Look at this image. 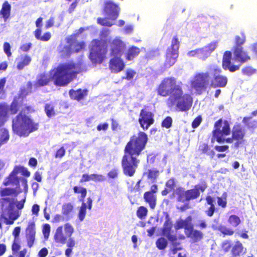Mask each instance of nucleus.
I'll use <instances>...</instances> for the list:
<instances>
[{"mask_svg":"<svg viewBox=\"0 0 257 257\" xmlns=\"http://www.w3.org/2000/svg\"><path fill=\"white\" fill-rule=\"evenodd\" d=\"M183 83H177L173 77L164 78L156 89L158 95L166 97V105L168 108H175L178 111H186L192 106L193 99L191 95L184 92Z\"/></svg>","mask_w":257,"mask_h":257,"instance_id":"1","label":"nucleus"},{"mask_svg":"<svg viewBox=\"0 0 257 257\" xmlns=\"http://www.w3.org/2000/svg\"><path fill=\"white\" fill-rule=\"evenodd\" d=\"M83 70L84 67L81 62H74L71 61L61 63L51 71V76L45 73L38 75L34 86L35 88H38L47 86L52 80L57 86H66L78 74L82 72Z\"/></svg>","mask_w":257,"mask_h":257,"instance_id":"2","label":"nucleus"},{"mask_svg":"<svg viewBox=\"0 0 257 257\" xmlns=\"http://www.w3.org/2000/svg\"><path fill=\"white\" fill-rule=\"evenodd\" d=\"M148 141L147 135L144 132H139L137 134L131 137L124 149L121 165L124 175L132 177L136 172L140 160L139 157L145 149Z\"/></svg>","mask_w":257,"mask_h":257,"instance_id":"3","label":"nucleus"},{"mask_svg":"<svg viewBox=\"0 0 257 257\" xmlns=\"http://www.w3.org/2000/svg\"><path fill=\"white\" fill-rule=\"evenodd\" d=\"M227 82V77L222 74L221 69L215 68L211 69L210 72L196 73L190 85L197 94L201 95L208 88H224Z\"/></svg>","mask_w":257,"mask_h":257,"instance_id":"4","label":"nucleus"},{"mask_svg":"<svg viewBox=\"0 0 257 257\" xmlns=\"http://www.w3.org/2000/svg\"><path fill=\"white\" fill-rule=\"evenodd\" d=\"M20 192L16 188L5 187L0 189V203L2 208L5 210L8 215L9 218L5 217V223L8 225H12L21 215L22 210L26 200V197L18 201L16 197Z\"/></svg>","mask_w":257,"mask_h":257,"instance_id":"5","label":"nucleus"},{"mask_svg":"<svg viewBox=\"0 0 257 257\" xmlns=\"http://www.w3.org/2000/svg\"><path fill=\"white\" fill-rule=\"evenodd\" d=\"M34 111L33 107L26 105L13 119L12 130L15 134L20 137H28L30 133L38 129L39 124L26 115Z\"/></svg>","mask_w":257,"mask_h":257,"instance_id":"6","label":"nucleus"},{"mask_svg":"<svg viewBox=\"0 0 257 257\" xmlns=\"http://www.w3.org/2000/svg\"><path fill=\"white\" fill-rule=\"evenodd\" d=\"M207 187V185L205 181L202 182L201 185H195L194 188L186 190L183 187H178L170 195V198L172 199L176 196L177 202L184 203V204L177 208L179 211L184 212L191 208L189 202L198 198L200 195V191L203 192Z\"/></svg>","mask_w":257,"mask_h":257,"instance_id":"7","label":"nucleus"},{"mask_svg":"<svg viewBox=\"0 0 257 257\" xmlns=\"http://www.w3.org/2000/svg\"><path fill=\"white\" fill-rule=\"evenodd\" d=\"M231 130L230 124L227 120H223L220 118L215 121L214 124V128L212 132V137L211 143L216 141L218 143L226 142L231 144L235 142V140L231 135V137L226 139L223 138V136H227L230 134Z\"/></svg>","mask_w":257,"mask_h":257,"instance_id":"8","label":"nucleus"},{"mask_svg":"<svg viewBox=\"0 0 257 257\" xmlns=\"http://www.w3.org/2000/svg\"><path fill=\"white\" fill-rule=\"evenodd\" d=\"M107 48L100 40H93L90 49L89 58L92 64H100L106 59Z\"/></svg>","mask_w":257,"mask_h":257,"instance_id":"9","label":"nucleus"},{"mask_svg":"<svg viewBox=\"0 0 257 257\" xmlns=\"http://www.w3.org/2000/svg\"><path fill=\"white\" fill-rule=\"evenodd\" d=\"M68 46H65L60 51L64 57H68L74 53H78L85 47L84 42H78L77 34H72L66 38Z\"/></svg>","mask_w":257,"mask_h":257,"instance_id":"10","label":"nucleus"},{"mask_svg":"<svg viewBox=\"0 0 257 257\" xmlns=\"http://www.w3.org/2000/svg\"><path fill=\"white\" fill-rule=\"evenodd\" d=\"M154 113L149 111L146 107L141 110L138 121L143 130H147L154 123Z\"/></svg>","mask_w":257,"mask_h":257,"instance_id":"11","label":"nucleus"},{"mask_svg":"<svg viewBox=\"0 0 257 257\" xmlns=\"http://www.w3.org/2000/svg\"><path fill=\"white\" fill-rule=\"evenodd\" d=\"M231 134L235 140L234 147L235 148H239L244 144L245 132L240 123H236L233 125Z\"/></svg>","mask_w":257,"mask_h":257,"instance_id":"12","label":"nucleus"},{"mask_svg":"<svg viewBox=\"0 0 257 257\" xmlns=\"http://www.w3.org/2000/svg\"><path fill=\"white\" fill-rule=\"evenodd\" d=\"M158 186L153 184L151 186L150 190L144 194V199L148 203L152 209H154L157 205V197L156 193L158 192Z\"/></svg>","mask_w":257,"mask_h":257,"instance_id":"13","label":"nucleus"},{"mask_svg":"<svg viewBox=\"0 0 257 257\" xmlns=\"http://www.w3.org/2000/svg\"><path fill=\"white\" fill-rule=\"evenodd\" d=\"M120 9L118 6L111 1L105 2L103 12L110 19L115 20L118 17Z\"/></svg>","mask_w":257,"mask_h":257,"instance_id":"14","label":"nucleus"},{"mask_svg":"<svg viewBox=\"0 0 257 257\" xmlns=\"http://www.w3.org/2000/svg\"><path fill=\"white\" fill-rule=\"evenodd\" d=\"M109 46L110 56H121L126 47L125 43L118 38H115L110 42Z\"/></svg>","mask_w":257,"mask_h":257,"instance_id":"15","label":"nucleus"},{"mask_svg":"<svg viewBox=\"0 0 257 257\" xmlns=\"http://www.w3.org/2000/svg\"><path fill=\"white\" fill-rule=\"evenodd\" d=\"M121 56H112L109 62V68L111 72L118 73L124 70L125 64Z\"/></svg>","mask_w":257,"mask_h":257,"instance_id":"16","label":"nucleus"},{"mask_svg":"<svg viewBox=\"0 0 257 257\" xmlns=\"http://www.w3.org/2000/svg\"><path fill=\"white\" fill-rule=\"evenodd\" d=\"M232 51L234 56V60L239 62L240 63H244L250 59V56L247 52L243 50V48L233 47Z\"/></svg>","mask_w":257,"mask_h":257,"instance_id":"17","label":"nucleus"},{"mask_svg":"<svg viewBox=\"0 0 257 257\" xmlns=\"http://www.w3.org/2000/svg\"><path fill=\"white\" fill-rule=\"evenodd\" d=\"M43 19L42 17L39 18L36 21V26L37 29L34 31V35L37 40L41 41H48L51 37V34L50 32H46L42 36L41 27L42 26V22Z\"/></svg>","mask_w":257,"mask_h":257,"instance_id":"18","label":"nucleus"},{"mask_svg":"<svg viewBox=\"0 0 257 257\" xmlns=\"http://www.w3.org/2000/svg\"><path fill=\"white\" fill-rule=\"evenodd\" d=\"M231 52L229 51H225L222 58V68L224 70H228L230 72H233L239 69V66L231 65Z\"/></svg>","mask_w":257,"mask_h":257,"instance_id":"19","label":"nucleus"},{"mask_svg":"<svg viewBox=\"0 0 257 257\" xmlns=\"http://www.w3.org/2000/svg\"><path fill=\"white\" fill-rule=\"evenodd\" d=\"M35 235V224L34 222H32L29 223L26 228L27 245L29 248H31L34 244Z\"/></svg>","mask_w":257,"mask_h":257,"instance_id":"20","label":"nucleus"},{"mask_svg":"<svg viewBox=\"0 0 257 257\" xmlns=\"http://www.w3.org/2000/svg\"><path fill=\"white\" fill-rule=\"evenodd\" d=\"M187 230L188 231L185 234L193 242H198L203 238L204 234L201 230L195 229L192 226Z\"/></svg>","mask_w":257,"mask_h":257,"instance_id":"21","label":"nucleus"},{"mask_svg":"<svg viewBox=\"0 0 257 257\" xmlns=\"http://www.w3.org/2000/svg\"><path fill=\"white\" fill-rule=\"evenodd\" d=\"M88 91L87 89H82L79 88L76 90L70 89L69 91V94L70 98L73 100L80 101L88 95Z\"/></svg>","mask_w":257,"mask_h":257,"instance_id":"22","label":"nucleus"},{"mask_svg":"<svg viewBox=\"0 0 257 257\" xmlns=\"http://www.w3.org/2000/svg\"><path fill=\"white\" fill-rule=\"evenodd\" d=\"M92 199L90 197H88L87 199V204L85 203L84 202H82L81 205L79 208L78 216L79 218V219L80 221H83L86 216V209L87 208L89 210H91L92 207Z\"/></svg>","mask_w":257,"mask_h":257,"instance_id":"23","label":"nucleus"},{"mask_svg":"<svg viewBox=\"0 0 257 257\" xmlns=\"http://www.w3.org/2000/svg\"><path fill=\"white\" fill-rule=\"evenodd\" d=\"M141 52L140 49L136 46H131L128 48L124 53V57L126 61H131L137 58Z\"/></svg>","mask_w":257,"mask_h":257,"instance_id":"24","label":"nucleus"},{"mask_svg":"<svg viewBox=\"0 0 257 257\" xmlns=\"http://www.w3.org/2000/svg\"><path fill=\"white\" fill-rule=\"evenodd\" d=\"M230 252L232 257H239L245 253V249L242 243L239 240H236Z\"/></svg>","mask_w":257,"mask_h":257,"instance_id":"25","label":"nucleus"},{"mask_svg":"<svg viewBox=\"0 0 257 257\" xmlns=\"http://www.w3.org/2000/svg\"><path fill=\"white\" fill-rule=\"evenodd\" d=\"M23 99L20 97H16L10 104L9 111L11 114H16L19 111L20 108L23 106Z\"/></svg>","mask_w":257,"mask_h":257,"instance_id":"26","label":"nucleus"},{"mask_svg":"<svg viewBox=\"0 0 257 257\" xmlns=\"http://www.w3.org/2000/svg\"><path fill=\"white\" fill-rule=\"evenodd\" d=\"M18 171L17 168H14L9 175L5 179L3 182V185L7 186L10 184H17L19 182V179L17 176Z\"/></svg>","mask_w":257,"mask_h":257,"instance_id":"27","label":"nucleus"},{"mask_svg":"<svg viewBox=\"0 0 257 257\" xmlns=\"http://www.w3.org/2000/svg\"><path fill=\"white\" fill-rule=\"evenodd\" d=\"M177 57V52L167 50L164 63L165 67L169 68L172 66L175 63Z\"/></svg>","mask_w":257,"mask_h":257,"instance_id":"28","label":"nucleus"},{"mask_svg":"<svg viewBox=\"0 0 257 257\" xmlns=\"http://www.w3.org/2000/svg\"><path fill=\"white\" fill-rule=\"evenodd\" d=\"M54 239L56 243L64 244L67 241V237L63 231V226H60L56 229L54 236Z\"/></svg>","mask_w":257,"mask_h":257,"instance_id":"29","label":"nucleus"},{"mask_svg":"<svg viewBox=\"0 0 257 257\" xmlns=\"http://www.w3.org/2000/svg\"><path fill=\"white\" fill-rule=\"evenodd\" d=\"M11 6L8 1H5L0 10V18H3L5 22H6L10 17Z\"/></svg>","mask_w":257,"mask_h":257,"instance_id":"30","label":"nucleus"},{"mask_svg":"<svg viewBox=\"0 0 257 257\" xmlns=\"http://www.w3.org/2000/svg\"><path fill=\"white\" fill-rule=\"evenodd\" d=\"M166 188L161 191L162 196H166L170 191L174 190L176 186V181L174 178L168 180L165 183Z\"/></svg>","mask_w":257,"mask_h":257,"instance_id":"31","label":"nucleus"},{"mask_svg":"<svg viewBox=\"0 0 257 257\" xmlns=\"http://www.w3.org/2000/svg\"><path fill=\"white\" fill-rule=\"evenodd\" d=\"M189 57H197L202 60H205L207 56L204 51L203 48L196 49L194 50L189 51L187 53Z\"/></svg>","mask_w":257,"mask_h":257,"instance_id":"32","label":"nucleus"},{"mask_svg":"<svg viewBox=\"0 0 257 257\" xmlns=\"http://www.w3.org/2000/svg\"><path fill=\"white\" fill-rule=\"evenodd\" d=\"M212 228L214 230H217L219 231L224 237L226 236H232L235 232L233 229L222 224L219 225L218 227L213 225Z\"/></svg>","mask_w":257,"mask_h":257,"instance_id":"33","label":"nucleus"},{"mask_svg":"<svg viewBox=\"0 0 257 257\" xmlns=\"http://www.w3.org/2000/svg\"><path fill=\"white\" fill-rule=\"evenodd\" d=\"M172 226L173 224L171 220L169 218L168 215H167L166 220L164 222L163 227L161 229L162 234L166 236L171 233V232Z\"/></svg>","mask_w":257,"mask_h":257,"instance_id":"34","label":"nucleus"},{"mask_svg":"<svg viewBox=\"0 0 257 257\" xmlns=\"http://www.w3.org/2000/svg\"><path fill=\"white\" fill-rule=\"evenodd\" d=\"M31 61L32 58L29 55H22L20 61L17 64V69L18 70H22L25 66L29 65Z\"/></svg>","mask_w":257,"mask_h":257,"instance_id":"35","label":"nucleus"},{"mask_svg":"<svg viewBox=\"0 0 257 257\" xmlns=\"http://www.w3.org/2000/svg\"><path fill=\"white\" fill-rule=\"evenodd\" d=\"M252 116H245L242 119V122L248 130H254L257 128V120H251Z\"/></svg>","mask_w":257,"mask_h":257,"instance_id":"36","label":"nucleus"},{"mask_svg":"<svg viewBox=\"0 0 257 257\" xmlns=\"http://www.w3.org/2000/svg\"><path fill=\"white\" fill-rule=\"evenodd\" d=\"M66 243L67 247L65 249V254L66 257H70L73 249L75 246L76 241L74 238L69 237L68 240Z\"/></svg>","mask_w":257,"mask_h":257,"instance_id":"37","label":"nucleus"},{"mask_svg":"<svg viewBox=\"0 0 257 257\" xmlns=\"http://www.w3.org/2000/svg\"><path fill=\"white\" fill-rule=\"evenodd\" d=\"M198 151L201 154H205L213 158L215 155L214 152L211 150L207 144L203 143L199 146Z\"/></svg>","mask_w":257,"mask_h":257,"instance_id":"38","label":"nucleus"},{"mask_svg":"<svg viewBox=\"0 0 257 257\" xmlns=\"http://www.w3.org/2000/svg\"><path fill=\"white\" fill-rule=\"evenodd\" d=\"M73 190L75 194H80L79 201L84 202V199L87 195V189L84 187L75 186L73 187Z\"/></svg>","mask_w":257,"mask_h":257,"instance_id":"39","label":"nucleus"},{"mask_svg":"<svg viewBox=\"0 0 257 257\" xmlns=\"http://www.w3.org/2000/svg\"><path fill=\"white\" fill-rule=\"evenodd\" d=\"M246 41V36L244 33L236 35L235 37L234 46L233 47H242Z\"/></svg>","mask_w":257,"mask_h":257,"instance_id":"40","label":"nucleus"},{"mask_svg":"<svg viewBox=\"0 0 257 257\" xmlns=\"http://www.w3.org/2000/svg\"><path fill=\"white\" fill-rule=\"evenodd\" d=\"M73 206L71 203H65L62 207V213L63 215L68 217L69 219V216L70 213L73 211Z\"/></svg>","mask_w":257,"mask_h":257,"instance_id":"41","label":"nucleus"},{"mask_svg":"<svg viewBox=\"0 0 257 257\" xmlns=\"http://www.w3.org/2000/svg\"><path fill=\"white\" fill-rule=\"evenodd\" d=\"M44 110L49 118H51L56 114L54 106L52 103H46L44 106Z\"/></svg>","mask_w":257,"mask_h":257,"instance_id":"42","label":"nucleus"},{"mask_svg":"<svg viewBox=\"0 0 257 257\" xmlns=\"http://www.w3.org/2000/svg\"><path fill=\"white\" fill-rule=\"evenodd\" d=\"M180 42L179 41L178 38L177 36H175L173 37L171 41V44L170 48H168L167 50L171 51L173 52H177L179 48Z\"/></svg>","mask_w":257,"mask_h":257,"instance_id":"43","label":"nucleus"},{"mask_svg":"<svg viewBox=\"0 0 257 257\" xmlns=\"http://www.w3.org/2000/svg\"><path fill=\"white\" fill-rule=\"evenodd\" d=\"M10 137L9 132L7 130L4 129L2 130L0 135V147L8 142Z\"/></svg>","mask_w":257,"mask_h":257,"instance_id":"44","label":"nucleus"},{"mask_svg":"<svg viewBox=\"0 0 257 257\" xmlns=\"http://www.w3.org/2000/svg\"><path fill=\"white\" fill-rule=\"evenodd\" d=\"M148 212V209L146 207L144 206H141L138 207L136 214L139 218L143 219L146 218Z\"/></svg>","mask_w":257,"mask_h":257,"instance_id":"45","label":"nucleus"},{"mask_svg":"<svg viewBox=\"0 0 257 257\" xmlns=\"http://www.w3.org/2000/svg\"><path fill=\"white\" fill-rule=\"evenodd\" d=\"M184 225V232L186 233L191 226H194L192 224V217L191 215L188 216L185 219H182Z\"/></svg>","mask_w":257,"mask_h":257,"instance_id":"46","label":"nucleus"},{"mask_svg":"<svg viewBox=\"0 0 257 257\" xmlns=\"http://www.w3.org/2000/svg\"><path fill=\"white\" fill-rule=\"evenodd\" d=\"M228 222L232 226L236 227L240 224L241 220L237 215H231L229 217Z\"/></svg>","mask_w":257,"mask_h":257,"instance_id":"47","label":"nucleus"},{"mask_svg":"<svg viewBox=\"0 0 257 257\" xmlns=\"http://www.w3.org/2000/svg\"><path fill=\"white\" fill-rule=\"evenodd\" d=\"M217 45V42H213L203 47L207 57L210 55L211 53L216 49Z\"/></svg>","mask_w":257,"mask_h":257,"instance_id":"48","label":"nucleus"},{"mask_svg":"<svg viewBox=\"0 0 257 257\" xmlns=\"http://www.w3.org/2000/svg\"><path fill=\"white\" fill-rule=\"evenodd\" d=\"M159 174V172L157 169H149L145 173V174L147 175L148 179H151L153 181L156 180Z\"/></svg>","mask_w":257,"mask_h":257,"instance_id":"49","label":"nucleus"},{"mask_svg":"<svg viewBox=\"0 0 257 257\" xmlns=\"http://www.w3.org/2000/svg\"><path fill=\"white\" fill-rule=\"evenodd\" d=\"M167 240L164 237L158 238L156 242V246L160 250L164 249L167 247Z\"/></svg>","mask_w":257,"mask_h":257,"instance_id":"50","label":"nucleus"},{"mask_svg":"<svg viewBox=\"0 0 257 257\" xmlns=\"http://www.w3.org/2000/svg\"><path fill=\"white\" fill-rule=\"evenodd\" d=\"M233 243L230 240H225L221 243V249L224 252L231 251Z\"/></svg>","mask_w":257,"mask_h":257,"instance_id":"51","label":"nucleus"},{"mask_svg":"<svg viewBox=\"0 0 257 257\" xmlns=\"http://www.w3.org/2000/svg\"><path fill=\"white\" fill-rule=\"evenodd\" d=\"M173 120L171 116L166 117L161 122V126L166 128H169L172 125Z\"/></svg>","mask_w":257,"mask_h":257,"instance_id":"52","label":"nucleus"},{"mask_svg":"<svg viewBox=\"0 0 257 257\" xmlns=\"http://www.w3.org/2000/svg\"><path fill=\"white\" fill-rule=\"evenodd\" d=\"M166 237L173 246H179L180 245V243L178 241L177 236L176 234L170 233L166 236Z\"/></svg>","mask_w":257,"mask_h":257,"instance_id":"53","label":"nucleus"},{"mask_svg":"<svg viewBox=\"0 0 257 257\" xmlns=\"http://www.w3.org/2000/svg\"><path fill=\"white\" fill-rule=\"evenodd\" d=\"M97 22L101 26L108 27L112 26L113 25L107 18H98L97 19Z\"/></svg>","mask_w":257,"mask_h":257,"instance_id":"54","label":"nucleus"},{"mask_svg":"<svg viewBox=\"0 0 257 257\" xmlns=\"http://www.w3.org/2000/svg\"><path fill=\"white\" fill-rule=\"evenodd\" d=\"M90 181H93L95 182H102L105 180V178L102 174H91Z\"/></svg>","mask_w":257,"mask_h":257,"instance_id":"55","label":"nucleus"},{"mask_svg":"<svg viewBox=\"0 0 257 257\" xmlns=\"http://www.w3.org/2000/svg\"><path fill=\"white\" fill-rule=\"evenodd\" d=\"M136 74V72L135 70L132 69H127L125 71V76L123 79L128 81L131 80L133 79Z\"/></svg>","mask_w":257,"mask_h":257,"instance_id":"56","label":"nucleus"},{"mask_svg":"<svg viewBox=\"0 0 257 257\" xmlns=\"http://www.w3.org/2000/svg\"><path fill=\"white\" fill-rule=\"evenodd\" d=\"M21 248L19 239L14 240L12 245V250L13 254H16L18 252Z\"/></svg>","mask_w":257,"mask_h":257,"instance_id":"57","label":"nucleus"},{"mask_svg":"<svg viewBox=\"0 0 257 257\" xmlns=\"http://www.w3.org/2000/svg\"><path fill=\"white\" fill-rule=\"evenodd\" d=\"M14 168H17V170L18 171V173L19 172L22 173V174L26 177H29L30 176V172L27 168L23 167V166H16Z\"/></svg>","mask_w":257,"mask_h":257,"instance_id":"58","label":"nucleus"},{"mask_svg":"<svg viewBox=\"0 0 257 257\" xmlns=\"http://www.w3.org/2000/svg\"><path fill=\"white\" fill-rule=\"evenodd\" d=\"M64 230L68 235V237H71L74 232V228L69 223H67L64 225Z\"/></svg>","mask_w":257,"mask_h":257,"instance_id":"59","label":"nucleus"},{"mask_svg":"<svg viewBox=\"0 0 257 257\" xmlns=\"http://www.w3.org/2000/svg\"><path fill=\"white\" fill-rule=\"evenodd\" d=\"M66 153V150L64 147H61L58 149L54 155L55 158L61 159L64 157Z\"/></svg>","mask_w":257,"mask_h":257,"instance_id":"60","label":"nucleus"},{"mask_svg":"<svg viewBox=\"0 0 257 257\" xmlns=\"http://www.w3.org/2000/svg\"><path fill=\"white\" fill-rule=\"evenodd\" d=\"M110 120L111 121V127L112 131H117L120 130V126L117 120L113 118H111Z\"/></svg>","mask_w":257,"mask_h":257,"instance_id":"61","label":"nucleus"},{"mask_svg":"<svg viewBox=\"0 0 257 257\" xmlns=\"http://www.w3.org/2000/svg\"><path fill=\"white\" fill-rule=\"evenodd\" d=\"M217 199L218 206L221 207L222 208H225L226 207L227 201L226 197L222 198L221 197H218Z\"/></svg>","mask_w":257,"mask_h":257,"instance_id":"62","label":"nucleus"},{"mask_svg":"<svg viewBox=\"0 0 257 257\" xmlns=\"http://www.w3.org/2000/svg\"><path fill=\"white\" fill-rule=\"evenodd\" d=\"M4 51L8 57L12 56L11 46L8 42H5L4 44Z\"/></svg>","mask_w":257,"mask_h":257,"instance_id":"63","label":"nucleus"},{"mask_svg":"<svg viewBox=\"0 0 257 257\" xmlns=\"http://www.w3.org/2000/svg\"><path fill=\"white\" fill-rule=\"evenodd\" d=\"M202 121V118L200 115L197 116L192 122V127L193 128L197 127Z\"/></svg>","mask_w":257,"mask_h":257,"instance_id":"64","label":"nucleus"}]
</instances>
